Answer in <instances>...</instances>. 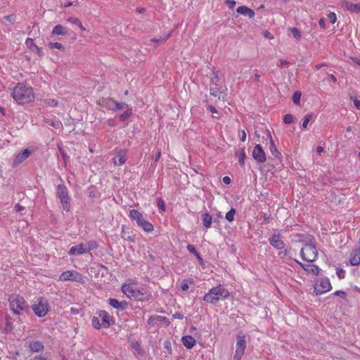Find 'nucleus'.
<instances>
[{"instance_id": "1", "label": "nucleus", "mask_w": 360, "mask_h": 360, "mask_svg": "<svg viewBox=\"0 0 360 360\" xmlns=\"http://www.w3.org/2000/svg\"><path fill=\"white\" fill-rule=\"evenodd\" d=\"M122 291L129 299L134 301L144 302L148 300L150 292L144 288H139L133 279H127L122 286Z\"/></svg>"}, {"instance_id": "2", "label": "nucleus", "mask_w": 360, "mask_h": 360, "mask_svg": "<svg viewBox=\"0 0 360 360\" xmlns=\"http://www.w3.org/2000/svg\"><path fill=\"white\" fill-rule=\"evenodd\" d=\"M11 96L18 104L33 102L35 96L32 87L18 83L12 90Z\"/></svg>"}, {"instance_id": "3", "label": "nucleus", "mask_w": 360, "mask_h": 360, "mask_svg": "<svg viewBox=\"0 0 360 360\" xmlns=\"http://www.w3.org/2000/svg\"><path fill=\"white\" fill-rule=\"evenodd\" d=\"M229 295V291L221 285H219L210 289L204 296L203 300L210 304H214L220 300L227 298Z\"/></svg>"}, {"instance_id": "4", "label": "nucleus", "mask_w": 360, "mask_h": 360, "mask_svg": "<svg viewBox=\"0 0 360 360\" xmlns=\"http://www.w3.org/2000/svg\"><path fill=\"white\" fill-rule=\"evenodd\" d=\"M10 309L14 314H20L28 308L27 302L23 297L20 295H11L8 299Z\"/></svg>"}, {"instance_id": "5", "label": "nucleus", "mask_w": 360, "mask_h": 360, "mask_svg": "<svg viewBox=\"0 0 360 360\" xmlns=\"http://www.w3.org/2000/svg\"><path fill=\"white\" fill-rule=\"evenodd\" d=\"M301 257L308 262H314L318 257V250L314 240H310L300 250Z\"/></svg>"}, {"instance_id": "6", "label": "nucleus", "mask_w": 360, "mask_h": 360, "mask_svg": "<svg viewBox=\"0 0 360 360\" xmlns=\"http://www.w3.org/2000/svg\"><path fill=\"white\" fill-rule=\"evenodd\" d=\"M129 217L136 222V224L143 231L150 233L153 231V225L146 221L143 214L137 210H131L129 214Z\"/></svg>"}, {"instance_id": "7", "label": "nucleus", "mask_w": 360, "mask_h": 360, "mask_svg": "<svg viewBox=\"0 0 360 360\" xmlns=\"http://www.w3.org/2000/svg\"><path fill=\"white\" fill-rule=\"evenodd\" d=\"M57 195L60 198L63 210L69 212L70 210V199L68 188L65 185L59 184L57 186Z\"/></svg>"}, {"instance_id": "8", "label": "nucleus", "mask_w": 360, "mask_h": 360, "mask_svg": "<svg viewBox=\"0 0 360 360\" xmlns=\"http://www.w3.org/2000/svg\"><path fill=\"white\" fill-rule=\"evenodd\" d=\"M32 309L37 316L44 317L49 311V304L46 299L40 298L38 303L32 304Z\"/></svg>"}, {"instance_id": "9", "label": "nucleus", "mask_w": 360, "mask_h": 360, "mask_svg": "<svg viewBox=\"0 0 360 360\" xmlns=\"http://www.w3.org/2000/svg\"><path fill=\"white\" fill-rule=\"evenodd\" d=\"M59 281H77L81 283H84V278L82 275L75 270H68L63 272L59 276Z\"/></svg>"}, {"instance_id": "10", "label": "nucleus", "mask_w": 360, "mask_h": 360, "mask_svg": "<svg viewBox=\"0 0 360 360\" xmlns=\"http://www.w3.org/2000/svg\"><path fill=\"white\" fill-rule=\"evenodd\" d=\"M332 288L328 278H323L318 280L314 284V292L316 295H321L330 291Z\"/></svg>"}, {"instance_id": "11", "label": "nucleus", "mask_w": 360, "mask_h": 360, "mask_svg": "<svg viewBox=\"0 0 360 360\" xmlns=\"http://www.w3.org/2000/svg\"><path fill=\"white\" fill-rule=\"evenodd\" d=\"M245 336H238L236 345V351L233 356V360H241L242 356L244 355L246 348Z\"/></svg>"}, {"instance_id": "12", "label": "nucleus", "mask_w": 360, "mask_h": 360, "mask_svg": "<svg viewBox=\"0 0 360 360\" xmlns=\"http://www.w3.org/2000/svg\"><path fill=\"white\" fill-rule=\"evenodd\" d=\"M252 158L259 163H263L266 161V154L260 144H257L252 151Z\"/></svg>"}, {"instance_id": "13", "label": "nucleus", "mask_w": 360, "mask_h": 360, "mask_svg": "<svg viewBox=\"0 0 360 360\" xmlns=\"http://www.w3.org/2000/svg\"><path fill=\"white\" fill-rule=\"evenodd\" d=\"M98 316L102 321L103 328H108L113 323V318L105 310H100Z\"/></svg>"}, {"instance_id": "14", "label": "nucleus", "mask_w": 360, "mask_h": 360, "mask_svg": "<svg viewBox=\"0 0 360 360\" xmlns=\"http://www.w3.org/2000/svg\"><path fill=\"white\" fill-rule=\"evenodd\" d=\"M342 8L350 13H360V3H352L348 1L340 2Z\"/></svg>"}, {"instance_id": "15", "label": "nucleus", "mask_w": 360, "mask_h": 360, "mask_svg": "<svg viewBox=\"0 0 360 360\" xmlns=\"http://www.w3.org/2000/svg\"><path fill=\"white\" fill-rule=\"evenodd\" d=\"M127 161V151L125 150H118L115 156L112 158V162L115 166H121Z\"/></svg>"}, {"instance_id": "16", "label": "nucleus", "mask_w": 360, "mask_h": 360, "mask_svg": "<svg viewBox=\"0 0 360 360\" xmlns=\"http://www.w3.org/2000/svg\"><path fill=\"white\" fill-rule=\"evenodd\" d=\"M305 271L313 276H318L320 271V269L318 266L314 264H304L302 262L295 260Z\"/></svg>"}, {"instance_id": "17", "label": "nucleus", "mask_w": 360, "mask_h": 360, "mask_svg": "<svg viewBox=\"0 0 360 360\" xmlns=\"http://www.w3.org/2000/svg\"><path fill=\"white\" fill-rule=\"evenodd\" d=\"M269 243L277 250H281L284 248L285 244L281 239L280 235L274 234L269 239Z\"/></svg>"}, {"instance_id": "18", "label": "nucleus", "mask_w": 360, "mask_h": 360, "mask_svg": "<svg viewBox=\"0 0 360 360\" xmlns=\"http://www.w3.org/2000/svg\"><path fill=\"white\" fill-rule=\"evenodd\" d=\"M86 252H88V250L86 249V245L84 244H79L77 245L72 246L69 250V255H82Z\"/></svg>"}, {"instance_id": "19", "label": "nucleus", "mask_w": 360, "mask_h": 360, "mask_svg": "<svg viewBox=\"0 0 360 360\" xmlns=\"http://www.w3.org/2000/svg\"><path fill=\"white\" fill-rule=\"evenodd\" d=\"M349 262L352 266L360 264V248L354 249L350 253Z\"/></svg>"}, {"instance_id": "20", "label": "nucleus", "mask_w": 360, "mask_h": 360, "mask_svg": "<svg viewBox=\"0 0 360 360\" xmlns=\"http://www.w3.org/2000/svg\"><path fill=\"white\" fill-rule=\"evenodd\" d=\"M181 342L184 347L188 349H192L196 343L195 338L191 335L183 336L181 338Z\"/></svg>"}, {"instance_id": "21", "label": "nucleus", "mask_w": 360, "mask_h": 360, "mask_svg": "<svg viewBox=\"0 0 360 360\" xmlns=\"http://www.w3.org/2000/svg\"><path fill=\"white\" fill-rule=\"evenodd\" d=\"M25 44L28 48L32 49L33 51H35L36 53L41 56L43 54L42 49L41 47H39L37 45L34 44V41L32 39L27 38L25 41Z\"/></svg>"}, {"instance_id": "22", "label": "nucleus", "mask_w": 360, "mask_h": 360, "mask_svg": "<svg viewBox=\"0 0 360 360\" xmlns=\"http://www.w3.org/2000/svg\"><path fill=\"white\" fill-rule=\"evenodd\" d=\"M108 103V108L109 109H111L112 110H117L123 109L126 107H127V104L125 103H118L112 99H108L107 101Z\"/></svg>"}, {"instance_id": "23", "label": "nucleus", "mask_w": 360, "mask_h": 360, "mask_svg": "<svg viewBox=\"0 0 360 360\" xmlns=\"http://www.w3.org/2000/svg\"><path fill=\"white\" fill-rule=\"evenodd\" d=\"M236 11H237V13H238L243 15L248 16L250 18H252L255 15V11L252 9H251L245 6H239L236 9Z\"/></svg>"}, {"instance_id": "24", "label": "nucleus", "mask_w": 360, "mask_h": 360, "mask_svg": "<svg viewBox=\"0 0 360 360\" xmlns=\"http://www.w3.org/2000/svg\"><path fill=\"white\" fill-rule=\"evenodd\" d=\"M67 34H68L67 27H65L61 25H57L54 26L51 31L52 36H56V35L65 36Z\"/></svg>"}, {"instance_id": "25", "label": "nucleus", "mask_w": 360, "mask_h": 360, "mask_svg": "<svg viewBox=\"0 0 360 360\" xmlns=\"http://www.w3.org/2000/svg\"><path fill=\"white\" fill-rule=\"evenodd\" d=\"M30 155V152L28 149H25L21 153H18L14 159V163L15 165L20 164L25 160Z\"/></svg>"}, {"instance_id": "26", "label": "nucleus", "mask_w": 360, "mask_h": 360, "mask_svg": "<svg viewBox=\"0 0 360 360\" xmlns=\"http://www.w3.org/2000/svg\"><path fill=\"white\" fill-rule=\"evenodd\" d=\"M202 218L203 226L205 229L210 228L212 223V216L210 213L205 212L202 214Z\"/></svg>"}, {"instance_id": "27", "label": "nucleus", "mask_w": 360, "mask_h": 360, "mask_svg": "<svg viewBox=\"0 0 360 360\" xmlns=\"http://www.w3.org/2000/svg\"><path fill=\"white\" fill-rule=\"evenodd\" d=\"M108 303L111 307H112L115 309H124V306L127 304V303L125 302L122 303V302H119L117 300H116L115 298L109 299Z\"/></svg>"}, {"instance_id": "28", "label": "nucleus", "mask_w": 360, "mask_h": 360, "mask_svg": "<svg viewBox=\"0 0 360 360\" xmlns=\"http://www.w3.org/2000/svg\"><path fill=\"white\" fill-rule=\"evenodd\" d=\"M30 347L33 352H39L44 349V346L39 341H34L30 342Z\"/></svg>"}, {"instance_id": "29", "label": "nucleus", "mask_w": 360, "mask_h": 360, "mask_svg": "<svg viewBox=\"0 0 360 360\" xmlns=\"http://www.w3.org/2000/svg\"><path fill=\"white\" fill-rule=\"evenodd\" d=\"M236 156L238 158L239 164L243 167L245 165V159L246 158V153L244 148H240L236 152Z\"/></svg>"}, {"instance_id": "30", "label": "nucleus", "mask_w": 360, "mask_h": 360, "mask_svg": "<svg viewBox=\"0 0 360 360\" xmlns=\"http://www.w3.org/2000/svg\"><path fill=\"white\" fill-rule=\"evenodd\" d=\"M194 281L192 278L184 279L181 283V289L183 291H187L189 288V285H193Z\"/></svg>"}, {"instance_id": "31", "label": "nucleus", "mask_w": 360, "mask_h": 360, "mask_svg": "<svg viewBox=\"0 0 360 360\" xmlns=\"http://www.w3.org/2000/svg\"><path fill=\"white\" fill-rule=\"evenodd\" d=\"M47 46L50 49H58L63 51H65L64 46L60 42H49Z\"/></svg>"}, {"instance_id": "32", "label": "nucleus", "mask_w": 360, "mask_h": 360, "mask_svg": "<svg viewBox=\"0 0 360 360\" xmlns=\"http://www.w3.org/2000/svg\"><path fill=\"white\" fill-rule=\"evenodd\" d=\"M91 325L92 326L97 330H100L101 328H103L102 323L99 321V317L97 316H93L91 318Z\"/></svg>"}, {"instance_id": "33", "label": "nucleus", "mask_w": 360, "mask_h": 360, "mask_svg": "<svg viewBox=\"0 0 360 360\" xmlns=\"http://www.w3.org/2000/svg\"><path fill=\"white\" fill-rule=\"evenodd\" d=\"M270 151L275 158H280L281 156V153L278 150L275 143L271 140L270 144Z\"/></svg>"}, {"instance_id": "34", "label": "nucleus", "mask_w": 360, "mask_h": 360, "mask_svg": "<svg viewBox=\"0 0 360 360\" xmlns=\"http://www.w3.org/2000/svg\"><path fill=\"white\" fill-rule=\"evenodd\" d=\"M132 115V109L128 108L122 114L120 115V120L124 122Z\"/></svg>"}, {"instance_id": "35", "label": "nucleus", "mask_w": 360, "mask_h": 360, "mask_svg": "<svg viewBox=\"0 0 360 360\" xmlns=\"http://www.w3.org/2000/svg\"><path fill=\"white\" fill-rule=\"evenodd\" d=\"M236 214V210L233 208H231L226 214V219L229 221L231 222L234 220V216Z\"/></svg>"}, {"instance_id": "36", "label": "nucleus", "mask_w": 360, "mask_h": 360, "mask_svg": "<svg viewBox=\"0 0 360 360\" xmlns=\"http://www.w3.org/2000/svg\"><path fill=\"white\" fill-rule=\"evenodd\" d=\"M290 30L295 39H300L301 38V32H300V30L297 28L291 27L290 29Z\"/></svg>"}, {"instance_id": "37", "label": "nucleus", "mask_w": 360, "mask_h": 360, "mask_svg": "<svg viewBox=\"0 0 360 360\" xmlns=\"http://www.w3.org/2000/svg\"><path fill=\"white\" fill-rule=\"evenodd\" d=\"M45 103L51 107H56L58 105V101L56 99L49 98L45 100Z\"/></svg>"}, {"instance_id": "38", "label": "nucleus", "mask_w": 360, "mask_h": 360, "mask_svg": "<svg viewBox=\"0 0 360 360\" xmlns=\"http://www.w3.org/2000/svg\"><path fill=\"white\" fill-rule=\"evenodd\" d=\"M312 115L311 114H307L304 116L303 122H302V127L307 128L308 126L309 122L311 120Z\"/></svg>"}, {"instance_id": "39", "label": "nucleus", "mask_w": 360, "mask_h": 360, "mask_svg": "<svg viewBox=\"0 0 360 360\" xmlns=\"http://www.w3.org/2000/svg\"><path fill=\"white\" fill-rule=\"evenodd\" d=\"M221 92L220 90L215 87V88H211L210 89V94L212 95L214 97H217L218 98H220Z\"/></svg>"}, {"instance_id": "40", "label": "nucleus", "mask_w": 360, "mask_h": 360, "mask_svg": "<svg viewBox=\"0 0 360 360\" xmlns=\"http://www.w3.org/2000/svg\"><path fill=\"white\" fill-rule=\"evenodd\" d=\"M301 93L300 91H295L292 95V101L295 104H298L300 102Z\"/></svg>"}, {"instance_id": "41", "label": "nucleus", "mask_w": 360, "mask_h": 360, "mask_svg": "<svg viewBox=\"0 0 360 360\" xmlns=\"http://www.w3.org/2000/svg\"><path fill=\"white\" fill-rule=\"evenodd\" d=\"M86 249L88 250V252L90 250H94L97 248V243L96 241H89L87 243Z\"/></svg>"}, {"instance_id": "42", "label": "nucleus", "mask_w": 360, "mask_h": 360, "mask_svg": "<svg viewBox=\"0 0 360 360\" xmlns=\"http://www.w3.org/2000/svg\"><path fill=\"white\" fill-rule=\"evenodd\" d=\"M328 18L332 24H334L337 21V15L334 12H330L328 14Z\"/></svg>"}, {"instance_id": "43", "label": "nucleus", "mask_w": 360, "mask_h": 360, "mask_svg": "<svg viewBox=\"0 0 360 360\" xmlns=\"http://www.w3.org/2000/svg\"><path fill=\"white\" fill-rule=\"evenodd\" d=\"M283 122L288 124H291L293 122V116L291 114L285 115Z\"/></svg>"}, {"instance_id": "44", "label": "nucleus", "mask_w": 360, "mask_h": 360, "mask_svg": "<svg viewBox=\"0 0 360 360\" xmlns=\"http://www.w3.org/2000/svg\"><path fill=\"white\" fill-rule=\"evenodd\" d=\"M171 34H167L165 37H161L160 39H155V38H153L151 39V41L153 42H165L166 41L169 37H170Z\"/></svg>"}, {"instance_id": "45", "label": "nucleus", "mask_w": 360, "mask_h": 360, "mask_svg": "<svg viewBox=\"0 0 360 360\" xmlns=\"http://www.w3.org/2000/svg\"><path fill=\"white\" fill-rule=\"evenodd\" d=\"M157 206L158 207V208L162 211V212H165V202L164 200L162 199V198H159L158 200V202H157Z\"/></svg>"}, {"instance_id": "46", "label": "nucleus", "mask_w": 360, "mask_h": 360, "mask_svg": "<svg viewBox=\"0 0 360 360\" xmlns=\"http://www.w3.org/2000/svg\"><path fill=\"white\" fill-rule=\"evenodd\" d=\"M186 248L191 253L193 254L195 257L199 254V252L196 250L195 248L193 245H188Z\"/></svg>"}, {"instance_id": "47", "label": "nucleus", "mask_w": 360, "mask_h": 360, "mask_svg": "<svg viewBox=\"0 0 360 360\" xmlns=\"http://www.w3.org/2000/svg\"><path fill=\"white\" fill-rule=\"evenodd\" d=\"M336 274L340 279H342L345 277V271L341 268L337 269Z\"/></svg>"}, {"instance_id": "48", "label": "nucleus", "mask_w": 360, "mask_h": 360, "mask_svg": "<svg viewBox=\"0 0 360 360\" xmlns=\"http://www.w3.org/2000/svg\"><path fill=\"white\" fill-rule=\"evenodd\" d=\"M164 347L167 350L169 354L172 353V345L169 340L164 342Z\"/></svg>"}, {"instance_id": "49", "label": "nucleus", "mask_w": 360, "mask_h": 360, "mask_svg": "<svg viewBox=\"0 0 360 360\" xmlns=\"http://www.w3.org/2000/svg\"><path fill=\"white\" fill-rule=\"evenodd\" d=\"M68 21L78 25V24H80L81 20L78 18H74V17H70L68 18Z\"/></svg>"}, {"instance_id": "50", "label": "nucleus", "mask_w": 360, "mask_h": 360, "mask_svg": "<svg viewBox=\"0 0 360 360\" xmlns=\"http://www.w3.org/2000/svg\"><path fill=\"white\" fill-rule=\"evenodd\" d=\"M165 319V317H163V316H150L149 319H148V323L150 324L152 323L153 321L154 320H158V321H162V320H164Z\"/></svg>"}, {"instance_id": "51", "label": "nucleus", "mask_w": 360, "mask_h": 360, "mask_svg": "<svg viewBox=\"0 0 360 360\" xmlns=\"http://www.w3.org/2000/svg\"><path fill=\"white\" fill-rule=\"evenodd\" d=\"M59 151L63 157L65 164L66 165L67 160L68 158V155L65 153V151L61 148H59Z\"/></svg>"}, {"instance_id": "52", "label": "nucleus", "mask_w": 360, "mask_h": 360, "mask_svg": "<svg viewBox=\"0 0 360 360\" xmlns=\"http://www.w3.org/2000/svg\"><path fill=\"white\" fill-rule=\"evenodd\" d=\"M351 98L352 99L353 102H354V106L357 108V109H360V101L358 100L356 97H351Z\"/></svg>"}, {"instance_id": "53", "label": "nucleus", "mask_w": 360, "mask_h": 360, "mask_svg": "<svg viewBox=\"0 0 360 360\" xmlns=\"http://www.w3.org/2000/svg\"><path fill=\"white\" fill-rule=\"evenodd\" d=\"M132 347L133 348L136 350L139 353L141 352V345L138 342H135L132 344Z\"/></svg>"}, {"instance_id": "54", "label": "nucleus", "mask_w": 360, "mask_h": 360, "mask_svg": "<svg viewBox=\"0 0 360 360\" xmlns=\"http://www.w3.org/2000/svg\"><path fill=\"white\" fill-rule=\"evenodd\" d=\"M335 295L340 296L342 298H345L346 297V292L343 290H337L334 293Z\"/></svg>"}, {"instance_id": "55", "label": "nucleus", "mask_w": 360, "mask_h": 360, "mask_svg": "<svg viewBox=\"0 0 360 360\" xmlns=\"http://www.w3.org/2000/svg\"><path fill=\"white\" fill-rule=\"evenodd\" d=\"M4 19L11 22H13L15 20V16L14 15H6L4 17Z\"/></svg>"}, {"instance_id": "56", "label": "nucleus", "mask_w": 360, "mask_h": 360, "mask_svg": "<svg viewBox=\"0 0 360 360\" xmlns=\"http://www.w3.org/2000/svg\"><path fill=\"white\" fill-rule=\"evenodd\" d=\"M319 26L325 30L326 28V22H325V20L323 18H321L319 21Z\"/></svg>"}, {"instance_id": "57", "label": "nucleus", "mask_w": 360, "mask_h": 360, "mask_svg": "<svg viewBox=\"0 0 360 360\" xmlns=\"http://www.w3.org/2000/svg\"><path fill=\"white\" fill-rule=\"evenodd\" d=\"M222 181L225 184L227 185L230 184L231 182V178L228 176H224Z\"/></svg>"}, {"instance_id": "58", "label": "nucleus", "mask_w": 360, "mask_h": 360, "mask_svg": "<svg viewBox=\"0 0 360 360\" xmlns=\"http://www.w3.org/2000/svg\"><path fill=\"white\" fill-rule=\"evenodd\" d=\"M240 133L241 134V141L243 142H245L246 141V132L245 131V130H241L240 131Z\"/></svg>"}, {"instance_id": "59", "label": "nucleus", "mask_w": 360, "mask_h": 360, "mask_svg": "<svg viewBox=\"0 0 360 360\" xmlns=\"http://www.w3.org/2000/svg\"><path fill=\"white\" fill-rule=\"evenodd\" d=\"M226 3L230 8H233L236 5V1L233 0H227Z\"/></svg>"}, {"instance_id": "60", "label": "nucleus", "mask_w": 360, "mask_h": 360, "mask_svg": "<svg viewBox=\"0 0 360 360\" xmlns=\"http://www.w3.org/2000/svg\"><path fill=\"white\" fill-rule=\"evenodd\" d=\"M25 209V207L20 205V204H17L15 206V210L16 212H20L22 210H23Z\"/></svg>"}, {"instance_id": "61", "label": "nucleus", "mask_w": 360, "mask_h": 360, "mask_svg": "<svg viewBox=\"0 0 360 360\" xmlns=\"http://www.w3.org/2000/svg\"><path fill=\"white\" fill-rule=\"evenodd\" d=\"M208 109L212 113H218V110L213 105H210Z\"/></svg>"}, {"instance_id": "62", "label": "nucleus", "mask_w": 360, "mask_h": 360, "mask_svg": "<svg viewBox=\"0 0 360 360\" xmlns=\"http://www.w3.org/2000/svg\"><path fill=\"white\" fill-rule=\"evenodd\" d=\"M161 157V150L159 149L158 150V153H157V155H156V157L155 158V162L156 163L160 158Z\"/></svg>"}, {"instance_id": "63", "label": "nucleus", "mask_w": 360, "mask_h": 360, "mask_svg": "<svg viewBox=\"0 0 360 360\" xmlns=\"http://www.w3.org/2000/svg\"><path fill=\"white\" fill-rule=\"evenodd\" d=\"M328 65L326 64V63H321V64H317L315 65V68L316 70H319L321 69V68H323V67H327Z\"/></svg>"}, {"instance_id": "64", "label": "nucleus", "mask_w": 360, "mask_h": 360, "mask_svg": "<svg viewBox=\"0 0 360 360\" xmlns=\"http://www.w3.org/2000/svg\"><path fill=\"white\" fill-rule=\"evenodd\" d=\"M32 360H47V359L41 356H35Z\"/></svg>"}]
</instances>
